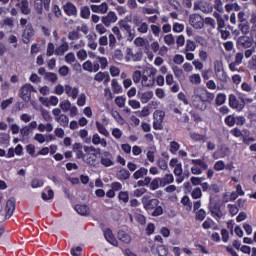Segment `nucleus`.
<instances>
[{
	"instance_id": "0eeeda50",
	"label": "nucleus",
	"mask_w": 256,
	"mask_h": 256,
	"mask_svg": "<svg viewBox=\"0 0 256 256\" xmlns=\"http://www.w3.org/2000/svg\"><path fill=\"white\" fill-rule=\"evenodd\" d=\"M141 59H143V53H133V49L127 48L125 56V60L127 61V63H129V61H141Z\"/></svg>"
},
{
	"instance_id": "774afa93",
	"label": "nucleus",
	"mask_w": 256,
	"mask_h": 256,
	"mask_svg": "<svg viewBox=\"0 0 256 256\" xmlns=\"http://www.w3.org/2000/svg\"><path fill=\"white\" fill-rule=\"evenodd\" d=\"M214 169L215 171H223V169H225V162L223 161H217L215 164H214Z\"/></svg>"
},
{
	"instance_id": "13d9d810",
	"label": "nucleus",
	"mask_w": 256,
	"mask_h": 256,
	"mask_svg": "<svg viewBox=\"0 0 256 256\" xmlns=\"http://www.w3.org/2000/svg\"><path fill=\"white\" fill-rule=\"evenodd\" d=\"M192 163L194 164V167H200L201 169H207V164H205V162H203V160L201 159H197V160H192Z\"/></svg>"
},
{
	"instance_id": "9d476101",
	"label": "nucleus",
	"mask_w": 256,
	"mask_h": 256,
	"mask_svg": "<svg viewBox=\"0 0 256 256\" xmlns=\"http://www.w3.org/2000/svg\"><path fill=\"white\" fill-rule=\"evenodd\" d=\"M237 45L242 49H249L253 46V41L248 36H242L238 38Z\"/></svg>"
},
{
	"instance_id": "6e6d98bb",
	"label": "nucleus",
	"mask_w": 256,
	"mask_h": 256,
	"mask_svg": "<svg viewBox=\"0 0 256 256\" xmlns=\"http://www.w3.org/2000/svg\"><path fill=\"white\" fill-rule=\"evenodd\" d=\"M108 43H109V47L111 49L115 48V45H117V38L115 37L114 34H109L108 35Z\"/></svg>"
},
{
	"instance_id": "09e8293b",
	"label": "nucleus",
	"mask_w": 256,
	"mask_h": 256,
	"mask_svg": "<svg viewBox=\"0 0 256 256\" xmlns=\"http://www.w3.org/2000/svg\"><path fill=\"white\" fill-rule=\"evenodd\" d=\"M138 33H147L149 31V25L147 22H142L140 25L136 26Z\"/></svg>"
},
{
	"instance_id": "473e14b6",
	"label": "nucleus",
	"mask_w": 256,
	"mask_h": 256,
	"mask_svg": "<svg viewBox=\"0 0 256 256\" xmlns=\"http://www.w3.org/2000/svg\"><path fill=\"white\" fill-rule=\"evenodd\" d=\"M81 144L76 143L74 145V150L76 151V157L77 159H83V161H85V153H83V150Z\"/></svg>"
},
{
	"instance_id": "4d7b16f0",
	"label": "nucleus",
	"mask_w": 256,
	"mask_h": 256,
	"mask_svg": "<svg viewBox=\"0 0 256 256\" xmlns=\"http://www.w3.org/2000/svg\"><path fill=\"white\" fill-rule=\"evenodd\" d=\"M130 175H131V174L129 173V171H127V170H125V169L120 170V171L117 173V177H119V179H124V180L129 179Z\"/></svg>"
},
{
	"instance_id": "9b49d317",
	"label": "nucleus",
	"mask_w": 256,
	"mask_h": 256,
	"mask_svg": "<svg viewBox=\"0 0 256 256\" xmlns=\"http://www.w3.org/2000/svg\"><path fill=\"white\" fill-rule=\"evenodd\" d=\"M94 81H98V83L103 82L105 86L109 85V81H111V76H109V73L105 72H98L94 76Z\"/></svg>"
},
{
	"instance_id": "ea45409f",
	"label": "nucleus",
	"mask_w": 256,
	"mask_h": 256,
	"mask_svg": "<svg viewBox=\"0 0 256 256\" xmlns=\"http://www.w3.org/2000/svg\"><path fill=\"white\" fill-rule=\"evenodd\" d=\"M213 65H214V73L225 69L223 67V58H217L216 60H214Z\"/></svg>"
},
{
	"instance_id": "69168bd1",
	"label": "nucleus",
	"mask_w": 256,
	"mask_h": 256,
	"mask_svg": "<svg viewBox=\"0 0 256 256\" xmlns=\"http://www.w3.org/2000/svg\"><path fill=\"white\" fill-rule=\"evenodd\" d=\"M54 93L56 95H63V93H65V86L61 84L56 85L54 88Z\"/></svg>"
},
{
	"instance_id": "f704fd0d",
	"label": "nucleus",
	"mask_w": 256,
	"mask_h": 256,
	"mask_svg": "<svg viewBox=\"0 0 256 256\" xmlns=\"http://www.w3.org/2000/svg\"><path fill=\"white\" fill-rule=\"evenodd\" d=\"M210 211L212 215H215L218 218L223 217V212L219 208V204H215L214 206H210Z\"/></svg>"
},
{
	"instance_id": "de8ad7c7",
	"label": "nucleus",
	"mask_w": 256,
	"mask_h": 256,
	"mask_svg": "<svg viewBox=\"0 0 256 256\" xmlns=\"http://www.w3.org/2000/svg\"><path fill=\"white\" fill-rule=\"evenodd\" d=\"M164 43H166V45H169L170 47L175 45V38L173 37V34L165 35Z\"/></svg>"
},
{
	"instance_id": "8fccbe9b",
	"label": "nucleus",
	"mask_w": 256,
	"mask_h": 256,
	"mask_svg": "<svg viewBox=\"0 0 256 256\" xmlns=\"http://www.w3.org/2000/svg\"><path fill=\"white\" fill-rule=\"evenodd\" d=\"M125 97L123 96H117L115 98V104L117 105V107H119L120 109H123V107H125Z\"/></svg>"
},
{
	"instance_id": "680f3d73",
	"label": "nucleus",
	"mask_w": 256,
	"mask_h": 256,
	"mask_svg": "<svg viewBox=\"0 0 256 256\" xmlns=\"http://www.w3.org/2000/svg\"><path fill=\"white\" fill-rule=\"evenodd\" d=\"M95 29L99 35H105V33H107V28H105V25L103 24H97Z\"/></svg>"
},
{
	"instance_id": "2eb2a0df",
	"label": "nucleus",
	"mask_w": 256,
	"mask_h": 256,
	"mask_svg": "<svg viewBox=\"0 0 256 256\" xmlns=\"http://www.w3.org/2000/svg\"><path fill=\"white\" fill-rule=\"evenodd\" d=\"M74 209L79 215H83L85 217L91 215V210L89 209V206L85 204H78L75 206Z\"/></svg>"
},
{
	"instance_id": "72a5a7b5",
	"label": "nucleus",
	"mask_w": 256,
	"mask_h": 256,
	"mask_svg": "<svg viewBox=\"0 0 256 256\" xmlns=\"http://www.w3.org/2000/svg\"><path fill=\"white\" fill-rule=\"evenodd\" d=\"M134 45L136 47H149V41L145 38L138 37L134 40Z\"/></svg>"
},
{
	"instance_id": "c03bdc74",
	"label": "nucleus",
	"mask_w": 256,
	"mask_h": 256,
	"mask_svg": "<svg viewBox=\"0 0 256 256\" xmlns=\"http://www.w3.org/2000/svg\"><path fill=\"white\" fill-rule=\"evenodd\" d=\"M205 24L209 25V27H210L209 33L211 35H213V32L215 31V20H213L212 18H206L205 19Z\"/></svg>"
},
{
	"instance_id": "bb28decb",
	"label": "nucleus",
	"mask_w": 256,
	"mask_h": 256,
	"mask_svg": "<svg viewBox=\"0 0 256 256\" xmlns=\"http://www.w3.org/2000/svg\"><path fill=\"white\" fill-rule=\"evenodd\" d=\"M153 91H146L140 94L141 103H149L153 99Z\"/></svg>"
},
{
	"instance_id": "bf43d9fd",
	"label": "nucleus",
	"mask_w": 256,
	"mask_h": 256,
	"mask_svg": "<svg viewBox=\"0 0 256 256\" xmlns=\"http://www.w3.org/2000/svg\"><path fill=\"white\" fill-rule=\"evenodd\" d=\"M225 123H226V125H228V127H233V125H235V123H237V119L234 116L229 115L226 117Z\"/></svg>"
},
{
	"instance_id": "e433bc0d",
	"label": "nucleus",
	"mask_w": 256,
	"mask_h": 256,
	"mask_svg": "<svg viewBox=\"0 0 256 256\" xmlns=\"http://www.w3.org/2000/svg\"><path fill=\"white\" fill-rule=\"evenodd\" d=\"M147 173H149V170H147V168H140L133 174V177H134V179H141V178L145 177V175H147Z\"/></svg>"
},
{
	"instance_id": "3c124183",
	"label": "nucleus",
	"mask_w": 256,
	"mask_h": 256,
	"mask_svg": "<svg viewBox=\"0 0 256 256\" xmlns=\"http://www.w3.org/2000/svg\"><path fill=\"white\" fill-rule=\"evenodd\" d=\"M159 185H161V178H155L150 183V189L156 191V189H159Z\"/></svg>"
},
{
	"instance_id": "412c9836",
	"label": "nucleus",
	"mask_w": 256,
	"mask_h": 256,
	"mask_svg": "<svg viewBox=\"0 0 256 256\" xmlns=\"http://www.w3.org/2000/svg\"><path fill=\"white\" fill-rule=\"evenodd\" d=\"M104 237L105 239L108 241V243H111V245H114L115 247H117V239H115V235H113V232L111 231V229H106L104 231Z\"/></svg>"
},
{
	"instance_id": "052dcab7",
	"label": "nucleus",
	"mask_w": 256,
	"mask_h": 256,
	"mask_svg": "<svg viewBox=\"0 0 256 256\" xmlns=\"http://www.w3.org/2000/svg\"><path fill=\"white\" fill-rule=\"evenodd\" d=\"M165 117V112L161 110H156L154 112V120L156 121H163V118Z\"/></svg>"
},
{
	"instance_id": "6ab92c4d",
	"label": "nucleus",
	"mask_w": 256,
	"mask_h": 256,
	"mask_svg": "<svg viewBox=\"0 0 256 256\" xmlns=\"http://www.w3.org/2000/svg\"><path fill=\"white\" fill-rule=\"evenodd\" d=\"M16 7H20L21 13L23 15H29L31 13V9L29 8V1L22 0L21 3H16Z\"/></svg>"
},
{
	"instance_id": "37998d69",
	"label": "nucleus",
	"mask_w": 256,
	"mask_h": 256,
	"mask_svg": "<svg viewBox=\"0 0 256 256\" xmlns=\"http://www.w3.org/2000/svg\"><path fill=\"white\" fill-rule=\"evenodd\" d=\"M44 79H46V81H50V83H57V74L52 73V72H47L45 74Z\"/></svg>"
},
{
	"instance_id": "423d86ee",
	"label": "nucleus",
	"mask_w": 256,
	"mask_h": 256,
	"mask_svg": "<svg viewBox=\"0 0 256 256\" xmlns=\"http://www.w3.org/2000/svg\"><path fill=\"white\" fill-rule=\"evenodd\" d=\"M101 21L105 27H111L113 23H117V14H115L113 11H110L106 16L102 17Z\"/></svg>"
},
{
	"instance_id": "dca6fc26",
	"label": "nucleus",
	"mask_w": 256,
	"mask_h": 256,
	"mask_svg": "<svg viewBox=\"0 0 256 256\" xmlns=\"http://www.w3.org/2000/svg\"><path fill=\"white\" fill-rule=\"evenodd\" d=\"M91 9L93 13H102V15H105V13L109 11V5H107V3H102L101 5H92Z\"/></svg>"
},
{
	"instance_id": "6e6552de",
	"label": "nucleus",
	"mask_w": 256,
	"mask_h": 256,
	"mask_svg": "<svg viewBox=\"0 0 256 256\" xmlns=\"http://www.w3.org/2000/svg\"><path fill=\"white\" fill-rule=\"evenodd\" d=\"M82 69H84V71H88L89 73H97V71H99V63H92L90 60H87L82 64Z\"/></svg>"
},
{
	"instance_id": "5fc2aeb1",
	"label": "nucleus",
	"mask_w": 256,
	"mask_h": 256,
	"mask_svg": "<svg viewBox=\"0 0 256 256\" xmlns=\"http://www.w3.org/2000/svg\"><path fill=\"white\" fill-rule=\"evenodd\" d=\"M184 61H185V57H183V55L181 54H176L173 57V63H175L176 65H183Z\"/></svg>"
},
{
	"instance_id": "a19ab883",
	"label": "nucleus",
	"mask_w": 256,
	"mask_h": 256,
	"mask_svg": "<svg viewBox=\"0 0 256 256\" xmlns=\"http://www.w3.org/2000/svg\"><path fill=\"white\" fill-rule=\"evenodd\" d=\"M189 81L192 83V85H201V75L192 74L189 76Z\"/></svg>"
},
{
	"instance_id": "4be33fe9",
	"label": "nucleus",
	"mask_w": 256,
	"mask_h": 256,
	"mask_svg": "<svg viewBox=\"0 0 256 256\" xmlns=\"http://www.w3.org/2000/svg\"><path fill=\"white\" fill-rule=\"evenodd\" d=\"M151 251L152 253H157L159 256H167V248H165L163 245L157 246L154 244L151 248Z\"/></svg>"
},
{
	"instance_id": "a211bd4d",
	"label": "nucleus",
	"mask_w": 256,
	"mask_h": 256,
	"mask_svg": "<svg viewBox=\"0 0 256 256\" xmlns=\"http://www.w3.org/2000/svg\"><path fill=\"white\" fill-rule=\"evenodd\" d=\"M204 93H205V89L199 86L194 87V95L192 96V101H197V103H199V101L203 99Z\"/></svg>"
},
{
	"instance_id": "f3484780",
	"label": "nucleus",
	"mask_w": 256,
	"mask_h": 256,
	"mask_svg": "<svg viewBox=\"0 0 256 256\" xmlns=\"http://www.w3.org/2000/svg\"><path fill=\"white\" fill-rule=\"evenodd\" d=\"M156 75H157V70L153 66L145 67L142 74V76L148 77L150 79H155Z\"/></svg>"
},
{
	"instance_id": "e2e57ef3",
	"label": "nucleus",
	"mask_w": 256,
	"mask_h": 256,
	"mask_svg": "<svg viewBox=\"0 0 256 256\" xmlns=\"http://www.w3.org/2000/svg\"><path fill=\"white\" fill-rule=\"evenodd\" d=\"M228 211L230 215L234 216V215H237V213H239V208L235 204H229Z\"/></svg>"
},
{
	"instance_id": "aec40b11",
	"label": "nucleus",
	"mask_w": 256,
	"mask_h": 256,
	"mask_svg": "<svg viewBox=\"0 0 256 256\" xmlns=\"http://www.w3.org/2000/svg\"><path fill=\"white\" fill-rule=\"evenodd\" d=\"M93 145H101V147H107V139L101 138L99 134L95 133L92 136Z\"/></svg>"
},
{
	"instance_id": "c85d7f7f",
	"label": "nucleus",
	"mask_w": 256,
	"mask_h": 256,
	"mask_svg": "<svg viewBox=\"0 0 256 256\" xmlns=\"http://www.w3.org/2000/svg\"><path fill=\"white\" fill-rule=\"evenodd\" d=\"M141 85L142 87H153L155 85V79L142 75Z\"/></svg>"
},
{
	"instance_id": "5701e85b",
	"label": "nucleus",
	"mask_w": 256,
	"mask_h": 256,
	"mask_svg": "<svg viewBox=\"0 0 256 256\" xmlns=\"http://www.w3.org/2000/svg\"><path fill=\"white\" fill-rule=\"evenodd\" d=\"M101 163L104 167H111L113 165V156H111V153L105 152L104 157L101 158Z\"/></svg>"
},
{
	"instance_id": "338daca9",
	"label": "nucleus",
	"mask_w": 256,
	"mask_h": 256,
	"mask_svg": "<svg viewBox=\"0 0 256 256\" xmlns=\"http://www.w3.org/2000/svg\"><path fill=\"white\" fill-rule=\"evenodd\" d=\"M182 71H184V73H191V71H193V65H191V63L185 62L182 65Z\"/></svg>"
},
{
	"instance_id": "20e7f679",
	"label": "nucleus",
	"mask_w": 256,
	"mask_h": 256,
	"mask_svg": "<svg viewBox=\"0 0 256 256\" xmlns=\"http://www.w3.org/2000/svg\"><path fill=\"white\" fill-rule=\"evenodd\" d=\"M142 205L144 206V209H147V211H153V209L159 205V200L151 199V196L145 195L142 197Z\"/></svg>"
},
{
	"instance_id": "603ef678",
	"label": "nucleus",
	"mask_w": 256,
	"mask_h": 256,
	"mask_svg": "<svg viewBox=\"0 0 256 256\" xmlns=\"http://www.w3.org/2000/svg\"><path fill=\"white\" fill-rule=\"evenodd\" d=\"M90 15H91V10L89 9V7H87V6L82 7L81 17L83 19H89Z\"/></svg>"
},
{
	"instance_id": "cd10ccee",
	"label": "nucleus",
	"mask_w": 256,
	"mask_h": 256,
	"mask_svg": "<svg viewBox=\"0 0 256 256\" xmlns=\"http://www.w3.org/2000/svg\"><path fill=\"white\" fill-rule=\"evenodd\" d=\"M69 51V44L64 42L55 50V55H65Z\"/></svg>"
},
{
	"instance_id": "f257e3e1",
	"label": "nucleus",
	"mask_w": 256,
	"mask_h": 256,
	"mask_svg": "<svg viewBox=\"0 0 256 256\" xmlns=\"http://www.w3.org/2000/svg\"><path fill=\"white\" fill-rule=\"evenodd\" d=\"M83 149L85 152L84 162L88 165H95V163H97V152H99L100 149L94 146H84Z\"/></svg>"
},
{
	"instance_id": "0e129e2a",
	"label": "nucleus",
	"mask_w": 256,
	"mask_h": 256,
	"mask_svg": "<svg viewBox=\"0 0 256 256\" xmlns=\"http://www.w3.org/2000/svg\"><path fill=\"white\" fill-rule=\"evenodd\" d=\"M240 178H241V170L239 169L234 170L231 177L232 181H234L235 183H238Z\"/></svg>"
},
{
	"instance_id": "f8f14e48",
	"label": "nucleus",
	"mask_w": 256,
	"mask_h": 256,
	"mask_svg": "<svg viewBox=\"0 0 256 256\" xmlns=\"http://www.w3.org/2000/svg\"><path fill=\"white\" fill-rule=\"evenodd\" d=\"M5 211H6V217H12L13 213H15V199L10 198L6 202L5 206Z\"/></svg>"
},
{
	"instance_id": "c9c22d12",
	"label": "nucleus",
	"mask_w": 256,
	"mask_h": 256,
	"mask_svg": "<svg viewBox=\"0 0 256 256\" xmlns=\"http://www.w3.org/2000/svg\"><path fill=\"white\" fill-rule=\"evenodd\" d=\"M118 239L123 243H131V236H129L125 231L118 232Z\"/></svg>"
},
{
	"instance_id": "1a4fd4ad",
	"label": "nucleus",
	"mask_w": 256,
	"mask_h": 256,
	"mask_svg": "<svg viewBox=\"0 0 256 256\" xmlns=\"http://www.w3.org/2000/svg\"><path fill=\"white\" fill-rule=\"evenodd\" d=\"M35 35V31L33 30V26L28 25L23 31L22 34V41L23 43H29L31 41V38Z\"/></svg>"
},
{
	"instance_id": "79ce46f5",
	"label": "nucleus",
	"mask_w": 256,
	"mask_h": 256,
	"mask_svg": "<svg viewBox=\"0 0 256 256\" xmlns=\"http://www.w3.org/2000/svg\"><path fill=\"white\" fill-rule=\"evenodd\" d=\"M143 79V74L141 73L140 70H136L132 74V81L134 83H141V80Z\"/></svg>"
},
{
	"instance_id": "393cba45",
	"label": "nucleus",
	"mask_w": 256,
	"mask_h": 256,
	"mask_svg": "<svg viewBox=\"0 0 256 256\" xmlns=\"http://www.w3.org/2000/svg\"><path fill=\"white\" fill-rule=\"evenodd\" d=\"M56 123L61 125V127H68L69 126V117L65 114H62L55 118Z\"/></svg>"
},
{
	"instance_id": "f03ea898",
	"label": "nucleus",
	"mask_w": 256,
	"mask_h": 256,
	"mask_svg": "<svg viewBox=\"0 0 256 256\" xmlns=\"http://www.w3.org/2000/svg\"><path fill=\"white\" fill-rule=\"evenodd\" d=\"M213 99H215V95L205 90L202 99L199 102H197V100H193V105L196 107V109L205 111L207 109V104L205 103H211Z\"/></svg>"
},
{
	"instance_id": "7c9ffc66",
	"label": "nucleus",
	"mask_w": 256,
	"mask_h": 256,
	"mask_svg": "<svg viewBox=\"0 0 256 256\" xmlns=\"http://www.w3.org/2000/svg\"><path fill=\"white\" fill-rule=\"evenodd\" d=\"M73 105L71 104V101L65 99L62 100L59 104L60 109H62L63 113H67Z\"/></svg>"
},
{
	"instance_id": "a18cd8bd",
	"label": "nucleus",
	"mask_w": 256,
	"mask_h": 256,
	"mask_svg": "<svg viewBox=\"0 0 256 256\" xmlns=\"http://www.w3.org/2000/svg\"><path fill=\"white\" fill-rule=\"evenodd\" d=\"M195 49H197L195 42L193 40H187L184 51H195Z\"/></svg>"
},
{
	"instance_id": "4468645a",
	"label": "nucleus",
	"mask_w": 256,
	"mask_h": 256,
	"mask_svg": "<svg viewBox=\"0 0 256 256\" xmlns=\"http://www.w3.org/2000/svg\"><path fill=\"white\" fill-rule=\"evenodd\" d=\"M229 105L232 109H237V111H242L243 109V102L239 103V100L233 94L229 96Z\"/></svg>"
},
{
	"instance_id": "7ed1b4c3",
	"label": "nucleus",
	"mask_w": 256,
	"mask_h": 256,
	"mask_svg": "<svg viewBox=\"0 0 256 256\" xmlns=\"http://www.w3.org/2000/svg\"><path fill=\"white\" fill-rule=\"evenodd\" d=\"M189 25L193 27V29H203L205 25V20L199 14H191L189 16Z\"/></svg>"
},
{
	"instance_id": "c756f323",
	"label": "nucleus",
	"mask_w": 256,
	"mask_h": 256,
	"mask_svg": "<svg viewBox=\"0 0 256 256\" xmlns=\"http://www.w3.org/2000/svg\"><path fill=\"white\" fill-rule=\"evenodd\" d=\"M214 75L218 79V81H222V83H226L227 81V72H225V68L222 70H218L214 72Z\"/></svg>"
},
{
	"instance_id": "ddd939ff",
	"label": "nucleus",
	"mask_w": 256,
	"mask_h": 256,
	"mask_svg": "<svg viewBox=\"0 0 256 256\" xmlns=\"http://www.w3.org/2000/svg\"><path fill=\"white\" fill-rule=\"evenodd\" d=\"M65 93L68 97H71V99H77V97H79V88L65 85Z\"/></svg>"
},
{
	"instance_id": "864d4df0",
	"label": "nucleus",
	"mask_w": 256,
	"mask_h": 256,
	"mask_svg": "<svg viewBox=\"0 0 256 256\" xmlns=\"http://www.w3.org/2000/svg\"><path fill=\"white\" fill-rule=\"evenodd\" d=\"M85 103H87V96L85 95V93H82L78 97L77 105L78 107H83Z\"/></svg>"
},
{
	"instance_id": "b1692460",
	"label": "nucleus",
	"mask_w": 256,
	"mask_h": 256,
	"mask_svg": "<svg viewBox=\"0 0 256 256\" xmlns=\"http://www.w3.org/2000/svg\"><path fill=\"white\" fill-rule=\"evenodd\" d=\"M63 9L68 15H77V7L73 3L68 2L64 4Z\"/></svg>"
},
{
	"instance_id": "58836bf2",
	"label": "nucleus",
	"mask_w": 256,
	"mask_h": 256,
	"mask_svg": "<svg viewBox=\"0 0 256 256\" xmlns=\"http://www.w3.org/2000/svg\"><path fill=\"white\" fill-rule=\"evenodd\" d=\"M34 9L38 15L43 14V0H34Z\"/></svg>"
},
{
	"instance_id": "49530a36",
	"label": "nucleus",
	"mask_w": 256,
	"mask_h": 256,
	"mask_svg": "<svg viewBox=\"0 0 256 256\" xmlns=\"http://www.w3.org/2000/svg\"><path fill=\"white\" fill-rule=\"evenodd\" d=\"M112 91L113 93H121L123 91V88H121V85H119L116 79L112 80Z\"/></svg>"
},
{
	"instance_id": "39448f33",
	"label": "nucleus",
	"mask_w": 256,
	"mask_h": 256,
	"mask_svg": "<svg viewBox=\"0 0 256 256\" xmlns=\"http://www.w3.org/2000/svg\"><path fill=\"white\" fill-rule=\"evenodd\" d=\"M31 91H33V86H31V84H25L20 89L19 97L26 103H29V101H31Z\"/></svg>"
},
{
	"instance_id": "2f4dec72",
	"label": "nucleus",
	"mask_w": 256,
	"mask_h": 256,
	"mask_svg": "<svg viewBox=\"0 0 256 256\" xmlns=\"http://www.w3.org/2000/svg\"><path fill=\"white\" fill-rule=\"evenodd\" d=\"M172 69L176 79L179 81H181V79H185V72L183 69L179 68L178 66H174Z\"/></svg>"
},
{
	"instance_id": "a878e982",
	"label": "nucleus",
	"mask_w": 256,
	"mask_h": 256,
	"mask_svg": "<svg viewBox=\"0 0 256 256\" xmlns=\"http://www.w3.org/2000/svg\"><path fill=\"white\" fill-rule=\"evenodd\" d=\"M173 181H175L173 174H166L163 178H160V186L165 187L166 185L173 183Z\"/></svg>"
},
{
	"instance_id": "4c0bfd02",
	"label": "nucleus",
	"mask_w": 256,
	"mask_h": 256,
	"mask_svg": "<svg viewBox=\"0 0 256 256\" xmlns=\"http://www.w3.org/2000/svg\"><path fill=\"white\" fill-rule=\"evenodd\" d=\"M96 127L101 135H104V137H109V131L107 128H105V125L101 124V122H96Z\"/></svg>"
}]
</instances>
